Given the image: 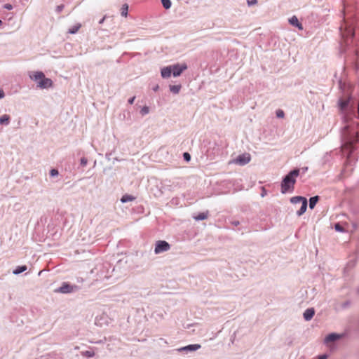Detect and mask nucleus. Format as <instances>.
Segmentation results:
<instances>
[{"mask_svg":"<svg viewBox=\"0 0 359 359\" xmlns=\"http://www.w3.org/2000/svg\"><path fill=\"white\" fill-rule=\"evenodd\" d=\"M299 175V169H294L290 171L283 180L281 182V192L285 194L294 190L296 178Z\"/></svg>","mask_w":359,"mask_h":359,"instance_id":"1","label":"nucleus"},{"mask_svg":"<svg viewBox=\"0 0 359 359\" xmlns=\"http://www.w3.org/2000/svg\"><path fill=\"white\" fill-rule=\"evenodd\" d=\"M32 80L38 82L37 86L40 88H48L53 86V81L50 79L46 78L42 72H32L29 74Z\"/></svg>","mask_w":359,"mask_h":359,"instance_id":"2","label":"nucleus"},{"mask_svg":"<svg viewBox=\"0 0 359 359\" xmlns=\"http://www.w3.org/2000/svg\"><path fill=\"white\" fill-rule=\"evenodd\" d=\"M251 156L250 154L245 153L237 156L236 158L233 159L229 163L238 164L240 165H244L250 161Z\"/></svg>","mask_w":359,"mask_h":359,"instance_id":"3","label":"nucleus"},{"mask_svg":"<svg viewBox=\"0 0 359 359\" xmlns=\"http://www.w3.org/2000/svg\"><path fill=\"white\" fill-rule=\"evenodd\" d=\"M172 66V75L174 76H179L183 71L187 69V65L185 63L176 64Z\"/></svg>","mask_w":359,"mask_h":359,"instance_id":"4","label":"nucleus"},{"mask_svg":"<svg viewBox=\"0 0 359 359\" xmlns=\"http://www.w3.org/2000/svg\"><path fill=\"white\" fill-rule=\"evenodd\" d=\"M76 285H71L67 283H64L62 286L56 290V292L61 293H70L73 292L75 289H76Z\"/></svg>","mask_w":359,"mask_h":359,"instance_id":"5","label":"nucleus"},{"mask_svg":"<svg viewBox=\"0 0 359 359\" xmlns=\"http://www.w3.org/2000/svg\"><path fill=\"white\" fill-rule=\"evenodd\" d=\"M172 66H168L161 69V76L163 78H168L171 76V74L172 73Z\"/></svg>","mask_w":359,"mask_h":359,"instance_id":"6","label":"nucleus"},{"mask_svg":"<svg viewBox=\"0 0 359 359\" xmlns=\"http://www.w3.org/2000/svg\"><path fill=\"white\" fill-rule=\"evenodd\" d=\"M314 309H307L304 313V318L306 320H310L314 316Z\"/></svg>","mask_w":359,"mask_h":359,"instance_id":"7","label":"nucleus"},{"mask_svg":"<svg viewBox=\"0 0 359 359\" xmlns=\"http://www.w3.org/2000/svg\"><path fill=\"white\" fill-rule=\"evenodd\" d=\"M289 22L290 23L293 25V26H295L299 28V29L300 30H302L303 29V27H302V25L299 22V20L298 18L296 17V16H292L290 20H289Z\"/></svg>","mask_w":359,"mask_h":359,"instance_id":"8","label":"nucleus"},{"mask_svg":"<svg viewBox=\"0 0 359 359\" xmlns=\"http://www.w3.org/2000/svg\"><path fill=\"white\" fill-rule=\"evenodd\" d=\"M341 336L339 334L332 333L328 334L325 338V342L329 343L332 341H334L339 339H340Z\"/></svg>","mask_w":359,"mask_h":359,"instance_id":"9","label":"nucleus"},{"mask_svg":"<svg viewBox=\"0 0 359 359\" xmlns=\"http://www.w3.org/2000/svg\"><path fill=\"white\" fill-rule=\"evenodd\" d=\"M209 216L208 211L201 212L198 215L194 217L195 220H203L206 219Z\"/></svg>","mask_w":359,"mask_h":359,"instance_id":"10","label":"nucleus"},{"mask_svg":"<svg viewBox=\"0 0 359 359\" xmlns=\"http://www.w3.org/2000/svg\"><path fill=\"white\" fill-rule=\"evenodd\" d=\"M306 208H307V200H304V202L302 203V205H301V208L297 212V214L300 216L302 215H303L306 210Z\"/></svg>","mask_w":359,"mask_h":359,"instance_id":"11","label":"nucleus"},{"mask_svg":"<svg viewBox=\"0 0 359 359\" xmlns=\"http://www.w3.org/2000/svg\"><path fill=\"white\" fill-rule=\"evenodd\" d=\"M200 348H201L200 344H191V345H189V346L182 348L181 350H187V351H196V350L199 349Z\"/></svg>","mask_w":359,"mask_h":359,"instance_id":"12","label":"nucleus"},{"mask_svg":"<svg viewBox=\"0 0 359 359\" xmlns=\"http://www.w3.org/2000/svg\"><path fill=\"white\" fill-rule=\"evenodd\" d=\"M135 199V198L134 196L128 195V194H125L121 198V201L122 203H127V202H129V201H133Z\"/></svg>","mask_w":359,"mask_h":359,"instance_id":"13","label":"nucleus"},{"mask_svg":"<svg viewBox=\"0 0 359 359\" xmlns=\"http://www.w3.org/2000/svg\"><path fill=\"white\" fill-rule=\"evenodd\" d=\"M304 200H306V198L302 196H294L290 199V201L291 203L296 204L299 203H302L304 202Z\"/></svg>","mask_w":359,"mask_h":359,"instance_id":"14","label":"nucleus"},{"mask_svg":"<svg viewBox=\"0 0 359 359\" xmlns=\"http://www.w3.org/2000/svg\"><path fill=\"white\" fill-rule=\"evenodd\" d=\"M318 196H313V197H311L309 200V208L311 209H313L314 207L316 206L317 202L318 201Z\"/></svg>","mask_w":359,"mask_h":359,"instance_id":"15","label":"nucleus"},{"mask_svg":"<svg viewBox=\"0 0 359 359\" xmlns=\"http://www.w3.org/2000/svg\"><path fill=\"white\" fill-rule=\"evenodd\" d=\"M81 27V24H76L75 25H74L73 27H72L71 28L69 29V31H68V33L69 34H76L79 30V29Z\"/></svg>","mask_w":359,"mask_h":359,"instance_id":"16","label":"nucleus"},{"mask_svg":"<svg viewBox=\"0 0 359 359\" xmlns=\"http://www.w3.org/2000/svg\"><path fill=\"white\" fill-rule=\"evenodd\" d=\"M349 100L348 99L346 100H339V107L341 110H344L347 106L348 105Z\"/></svg>","mask_w":359,"mask_h":359,"instance_id":"17","label":"nucleus"},{"mask_svg":"<svg viewBox=\"0 0 359 359\" xmlns=\"http://www.w3.org/2000/svg\"><path fill=\"white\" fill-rule=\"evenodd\" d=\"M180 89H181L180 85L170 86V90L173 93H175V94L178 93L180 92Z\"/></svg>","mask_w":359,"mask_h":359,"instance_id":"18","label":"nucleus"},{"mask_svg":"<svg viewBox=\"0 0 359 359\" xmlns=\"http://www.w3.org/2000/svg\"><path fill=\"white\" fill-rule=\"evenodd\" d=\"M9 120H10V116L7 114H4L0 118V123L1 124H8Z\"/></svg>","mask_w":359,"mask_h":359,"instance_id":"19","label":"nucleus"},{"mask_svg":"<svg viewBox=\"0 0 359 359\" xmlns=\"http://www.w3.org/2000/svg\"><path fill=\"white\" fill-rule=\"evenodd\" d=\"M128 4H125L122 6L121 8V15L123 16V17H126L127 15H128Z\"/></svg>","mask_w":359,"mask_h":359,"instance_id":"20","label":"nucleus"},{"mask_svg":"<svg viewBox=\"0 0 359 359\" xmlns=\"http://www.w3.org/2000/svg\"><path fill=\"white\" fill-rule=\"evenodd\" d=\"M27 270V266H18L14 271H13V273L15 274H19Z\"/></svg>","mask_w":359,"mask_h":359,"instance_id":"21","label":"nucleus"},{"mask_svg":"<svg viewBox=\"0 0 359 359\" xmlns=\"http://www.w3.org/2000/svg\"><path fill=\"white\" fill-rule=\"evenodd\" d=\"M156 247H170L169 244L164 241H158L156 243Z\"/></svg>","mask_w":359,"mask_h":359,"instance_id":"22","label":"nucleus"},{"mask_svg":"<svg viewBox=\"0 0 359 359\" xmlns=\"http://www.w3.org/2000/svg\"><path fill=\"white\" fill-rule=\"evenodd\" d=\"M334 229L337 231H339V232H344L346 231L344 227L339 223H337L334 225Z\"/></svg>","mask_w":359,"mask_h":359,"instance_id":"23","label":"nucleus"},{"mask_svg":"<svg viewBox=\"0 0 359 359\" xmlns=\"http://www.w3.org/2000/svg\"><path fill=\"white\" fill-rule=\"evenodd\" d=\"M163 7L165 9H168L171 6V1L170 0H161Z\"/></svg>","mask_w":359,"mask_h":359,"instance_id":"24","label":"nucleus"},{"mask_svg":"<svg viewBox=\"0 0 359 359\" xmlns=\"http://www.w3.org/2000/svg\"><path fill=\"white\" fill-rule=\"evenodd\" d=\"M82 355L83 356H86V357L90 358V357L94 356L95 355V353L93 351H86L82 353Z\"/></svg>","mask_w":359,"mask_h":359,"instance_id":"25","label":"nucleus"},{"mask_svg":"<svg viewBox=\"0 0 359 359\" xmlns=\"http://www.w3.org/2000/svg\"><path fill=\"white\" fill-rule=\"evenodd\" d=\"M276 116L278 118H283L285 116L284 111L281 109L277 110Z\"/></svg>","mask_w":359,"mask_h":359,"instance_id":"26","label":"nucleus"},{"mask_svg":"<svg viewBox=\"0 0 359 359\" xmlns=\"http://www.w3.org/2000/svg\"><path fill=\"white\" fill-rule=\"evenodd\" d=\"M149 107H142V109H141V114H142V115H145V114H148V113H149Z\"/></svg>","mask_w":359,"mask_h":359,"instance_id":"27","label":"nucleus"},{"mask_svg":"<svg viewBox=\"0 0 359 359\" xmlns=\"http://www.w3.org/2000/svg\"><path fill=\"white\" fill-rule=\"evenodd\" d=\"M183 156H184V158L187 161H190V159H191V156H190V154H189V153H187V152L184 153Z\"/></svg>","mask_w":359,"mask_h":359,"instance_id":"28","label":"nucleus"},{"mask_svg":"<svg viewBox=\"0 0 359 359\" xmlns=\"http://www.w3.org/2000/svg\"><path fill=\"white\" fill-rule=\"evenodd\" d=\"M58 175V171L56 169H52L50 170V175L54 177Z\"/></svg>","mask_w":359,"mask_h":359,"instance_id":"29","label":"nucleus"},{"mask_svg":"<svg viewBox=\"0 0 359 359\" xmlns=\"http://www.w3.org/2000/svg\"><path fill=\"white\" fill-rule=\"evenodd\" d=\"M168 248H155V253L158 254L166 250Z\"/></svg>","mask_w":359,"mask_h":359,"instance_id":"30","label":"nucleus"},{"mask_svg":"<svg viewBox=\"0 0 359 359\" xmlns=\"http://www.w3.org/2000/svg\"><path fill=\"white\" fill-rule=\"evenodd\" d=\"M247 2L248 6H252L257 4V0H248Z\"/></svg>","mask_w":359,"mask_h":359,"instance_id":"31","label":"nucleus"},{"mask_svg":"<svg viewBox=\"0 0 359 359\" xmlns=\"http://www.w3.org/2000/svg\"><path fill=\"white\" fill-rule=\"evenodd\" d=\"M81 163L82 165H86V163H87V160H86V158H81Z\"/></svg>","mask_w":359,"mask_h":359,"instance_id":"32","label":"nucleus"},{"mask_svg":"<svg viewBox=\"0 0 359 359\" xmlns=\"http://www.w3.org/2000/svg\"><path fill=\"white\" fill-rule=\"evenodd\" d=\"M4 8L8 9V10H11V9H12L13 7H12V6L11 4H6L4 6Z\"/></svg>","mask_w":359,"mask_h":359,"instance_id":"33","label":"nucleus"},{"mask_svg":"<svg viewBox=\"0 0 359 359\" xmlns=\"http://www.w3.org/2000/svg\"><path fill=\"white\" fill-rule=\"evenodd\" d=\"M135 96H134V97H131L130 99H129L128 102H129L130 104H133V102H134V101H135Z\"/></svg>","mask_w":359,"mask_h":359,"instance_id":"34","label":"nucleus"},{"mask_svg":"<svg viewBox=\"0 0 359 359\" xmlns=\"http://www.w3.org/2000/svg\"><path fill=\"white\" fill-rule=\"evenodd\" d=\"M64 8V6L63 5H60V6H58L57 9L58 11H61Z\"/></svg>","mask_w":359,"mask_h":359,"instance_id":"35","label":"nucleus"},{"mask_svg":"<svg viewBox=\"0 0 359 359\" xmlns=\"http://www.w3.org/2000/svg\"><path fill=\"white\" fill-rule=\"evenodd\" d=\"M4 97V93L2 90H0V99Z\"/></svg>","mask_w":359,"mask_h":359,"instance_id":"36","label":"nucleus"},{"mask_svg":"<svg viewBox=\"0 0 359 359\" xmlns=\"http://www.w3.org/2000/svg\"><path fill=\"white\" fill-rule=\"evenodd\" d=\"M318 359H327V355H320Z\"/></svg>","mask_w":359,"mask_h":359,"instance_id":"37","label":"nucleus"},{"mask_svg":"<svg viewBox=\"0 0 359 359\" xmlns=\"http://www.w3.org/2000/svg\"><path fill=\"white\" fill-rule=\"evenodd\" d=\"M104 20V18H102V19L100 21V24H101V23H102Z\"/></svg>","mask_w":359,"mask_h":359,"instance_id":"38","label":"nucleus"},{"mask_svg":"<svg viewBox=\"0 0 359 359\" xmlns=\"http://www.w3.org/2000/svg\"><path fill=\"white\" fill-rule=\"evenodd\" d=\"M239 224V222H235V224H236V225H237V224Z\"/></svg>","mask_w":359,"mask_h":359,"instance_id":"39","label":"nucleus"},{"mask_svg":"<svg viewBox=\"0 0 359 359\" xmlns=\"http://www.w3.org/2000/svg\"><path fill=\"white\" fill-rule=\"evenodd\" d=\"M2 23L1 20H0V25Z\"/></svg>","mask_w":359,"mask_h":359,"instance_id":"40","label":"nucleus"}]
</instances>
